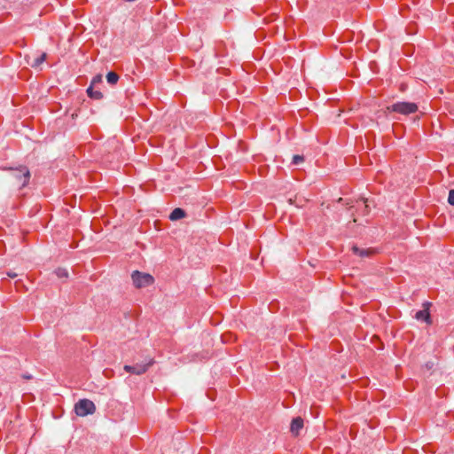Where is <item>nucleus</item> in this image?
Returning <instances> with one entry per match:
<instances>
[{
  "label": "nucleus",
  "instance_id": "f257e3e1",
  "mask_svg": "<svg viewBox=\"0 0 454 454\" xmlns=\"http://www.w3.org/2000/svg\"><path fill=\"white\" fill-rule=\"evenodd\" d=\"M387 112H395L401 114L408 115L418 111V106L412 102H396L391 106H387Z\"/></svg>",
  "mask_w": 454,
  "mask_h": 454
},
{
  "label": "nucleus",
  "instance_id": "f03ea898",
  "mask_svg": "<svg viewBox=\"0 0 454 454\" xmlns=\"http://www.w3.org/2000/svg\"><path fill=\"white\" fill-rule=\"evenodd\" d=\"M12 171V177L13 183L20 187H24L27 184L30 178V172L25 166H20L17 168H10Z\"/></svg>",
  "mask_w": 454,
  "mask_h": 454
},
{
  "label": "nucleus",
  "instance_id": "7ed1b4c3",
  "mask_svg": "<svg viewBox=\"0 0 454 454\" xmlns=\"http://www.w3.org/2000/svg\"><path fill=\"white\" fill-rule=\"evenodd\" d=\"M96 411L94 403L89 399H81L74 405V412L79 417L91 415Z\"/></svg>",
  "mask_w": 454,
  "mask_h": 454
},
{
  "label": "nucleus",
  "instance_id": "20e7f679",
  "mask_svg": "<svg viewBox=\"0 0 454 454\" xmlns=\"http://www.w3.org/2000/svg\"><path fill=\"white\" fill-rule=\"evenodd\" d=\"M133 285L137 288H142L151 286L153 283V278L148 273H143L138 270L133 271L131 275Z\"/></svg>",
  "mask_w": 454,
  "mask_h": 454
},
{
  "label": "nucleus",
  "instance_id": "39448f33",
  "mask_svg": "<svg viewBox=\"0 0 454 454\" xmlns=\"http://www.w3.org/2000/svg\"><path fill=\"white\" fill-rule=\"evenodd\" d=\"M153 359L150 358L146 363H137L134 365H124L123 369L125 372L136 375H142L153 364Z\"/></svg>",
  "mask_w": 454,
  "mask_h": 454
},
{
  "label": "nucleus",
  "instance_id": "423d86ee",
  "mask_svg": "<svg viewBox=\"0 0 454 454\" xmlns=\"http://www.w3.org/2000/svg\"><path fill=\"white\" fill-rule=\"evenodd\" d=\"M431 306V302L425 301L423 303V309L419 310L415 314V318L420 321H424L427 324H431V317L429 313V308Z\"/></svg>",
  "mask_w": 454,
  "mask_h": 454
},
{
  "label": "nucleus",
  "instance_id": "0eeeda50",
  "mask_svg": "<svg viewBox=\"0 0 454 454\" xmlns=\"http://www.w3.org/2000/svg\"><path fill=\"white\" fill-rule=\"evenodd\" d=\"M304 421L301 417L294 418L290 426L291 433L297 436L300 434V431L303 428Z\"/></svg>",
  "mask_w": 454,
  "mask_h": 454
},
{
  "label": "nucleus",
  "instance_id": "6e6552de",
  "mask_svg": "<svg viewBox=\"0 0 454 454\" xmlns=\"http://www.w3.org/2000/svg\"><path fill=\"white\" fill-rule=\"evenodd\" d=\"M351 250L353 253L362 258L370 257L375 254V249L372 248H360L357 246H353Z\"/></svg>",
  "mask_w": 454,
  "mask_h": 454
},
{
  "label": "nucleus",
  "instance_id": "1a4fd4ad",
  "mask_svg": "<svg viewBox=\"0 0 454 454\" xmlns=\"http://www.w3.org/2000/svg\"><path fill=\"white\" fill-rule=\"evenodd\" d=\"M185 211L183 208L176 207L175 208L171 214L169 215V219L171 221H176L184 218L185 216Z\"/></svg>",
  "mask_w": 454,
  "mask_h": 454
},
{
  "label": "nucleus",
  "instance_id": "9d476101",
  "mask_svg": "<svg viewBox=\"0 0 454 454\" xmlns=\"http://www.w3.org/2000/svg\"><path fill=\"white\" fill-rule=\"evenodd\" d=\"M46 53L43 52L35 59H34L33 62L30 63V66L34 68H37L43 61L46 59Z\"/></svg>",
  "mask_w": 454,
  "mask_h": 454
},
{
  "label": "nucleus",
  "instance_id": "9b49d317",
  "mask_svg": "<svg viewBox=\"0 0 454 454\" xmlns=\"http://www.w3.org/2000/svg\"><path fill=\"white\" fill-rule=\"evenodd\" d=\"M87 94L93 99H101L103 98V94L98 90H94L91 86L87 89Z\"/></svg>",
  "mask_w": 454,
  "mask_h": 454
},
{
  "label": "nucleus",
  "instance_id": "f8f14e48",
  "mask_svg": "<svg viewBox=\"0 0 454 454\" xmlns=\"http://www.w3.org/2000/svg\"><path fill=\"white\" fill-rule=\"evenodd\" d=\"M119 80V75L115 72H109L106 74V81L109 84L114 85Z\"/></svg>",
  "mask_w": 454,
  "mask_h": 454
},
{
  "label": "nucleus",
  "instance_id": "ddd939ff",
  "mask_svg": "<svg viewBox=\"0 0 454 454\" xmlns=\"http://www.w3.org/2000/svg\"><path fill=\"white\" fill-rule=\"evenodd\" d=\"M55 273L59 278L68 277V272L66 269L59 268L55 270Z\"/></svg>",
  "mask_w": 454,
  "mask_h": 454
},
{
  "label": "nucleus",
  "instance_id": "4468645a",
  "mask_svg": "<svg viewBox=\"0 0 454 454\" xmlns=\"http://www.w3.org/2000/svg\"><path fill=\"white\" fill-rule=\"evenodd\" d=\"M304 161V157L301 155H294L292 163L294 165H299L300 163Z\"/></svg>",
  "mask_w": 454,
  "mask_h": 454
},
{
  "label": "nucleus",
  "instance_id": "2eb2a0df",
  "mask_svg": "<svg viewBox=\"0 0 454 454\" xmlns=\"http://www.w3.org/2000/svg\"><path fill=\"white\" fill-rule=\"evenodd\" d=\"M448 202L454 206V189L450 190L449 192V196H448Z\"/></svg>",
  "mask_w": 454,
  "mask_h": 454
},
{
  "label": "nucleus",
  "instance_id": "dca6fc26",
  "mask_svg": "<svg viewBox=\"0 0 454 454\" xmlns=\"http://www.w3.org/2000/svg\"><path fill=\"white\" fill-rule=\"evenodd\" d=\"M101 82H102V75L97 74L96 76L93 77L91 84L95 85L96 83H99Z\"/></svg>",
  "mask_w": 454,
  "mask_h": 454
},
{
  "label": "nucleus",
  "instance_id": "f3484780",
  "mask_svg": "<svg viewBox=\"0 0 454 454\" xmlns=\"http://www.w3.org/2000/svg\"><path fill=\"white\" fill-rule=\"evenodd\" d=\"M7 275H8L10 278H16V277L18 276V274H17V273H15V272H12V271L7 272Z\"/></svg>",
  "mask_w": 454,
  "mask_h": 454
},
{
  "label": "nucleus",
  "instance_id": "a211bd4d",
  "mask_svg": "<svg viewBox=\"0 0 454 454\" xmlns=\"http://www.w3.org/2000/svg\"><path fill=\"white\" fill-rule=\"evenodd\" d=\"M22 377H23V379H25V380H30V379H32V375H30V374H24Z\"/></svg>",
  "mask_w": 454,
  "mask_h": 454
},
{
  "label": "nucleus",
  "instance_id": "6ab92c4d",
  "mask_svg": "<svg viewBox=\"0 0 454 454\" xmlns=\"http://www.w3.org/2000/svg\"><path fill=\"white\" fill-rule=\"evenodd\" d=\"M363 203L364 204V208L367 210L369 206L366 204V200H364V199H363Z\"/></svg>",
  "mask_w": 454,
  "mask_h": 454
},
{
  "label": "nucleus",
  "instance_id": "aec40b11",
  "mask_svg": "<svg viewBox=\"0 0 454 454\" xmlns=\"http://www.w3.org/2000/svg\"><path fill=\"white\" fill-rule=\"evenodd\" d=\"M338 201H339V202H342V201H343V199H342V198H340V199L338 200Z\"/></svg>",
  "mask_w": 454,
  "mask_h": 454
}]
</instances>
